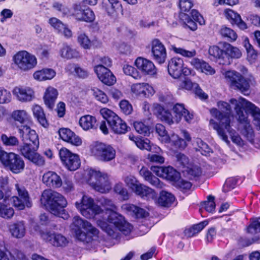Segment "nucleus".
<instances>
[{"mask_svg":"<svg viewBox=\"0 0 260 260\" xmlns=\"http://www.w3.org/2000/svg\"><path fill=\"white\" fill-rule=\"evenodd\" d=\"M219 109L212 108L210 113L212 116L219 120V123L214 119H211L209 122L210 126L215 129L219 137L227 144L230 143L226 134H229L232 141L238 145L243 144L241 137L236 134L235 131L232 128V120L234 119L232 114L231 107L226 102L220 101L217 103Z\"/></svg>","mask_w":260,"mask_h":260,"instance_id":"f257e3e1","label":"nucleus"},{"mask_svg":"<svg viewBox=\"0 0 260 260\" xmlns=\"http://www.w3.org/2000/svg\"><path fill=\"white\" fill-rule=\"evenodd\" d=\"M99 202L107 210L104 216L96 221L98 225L103 231L113 238L117 236V230L125 235L131 232L132 225L125 221L123 216L116 212L117 208L112 200L103 197L100 199Z\"/></svg>","mask_w":260,"mask_h":260,"instance_id":"f03ea898","label":"nucleus"},{"mask_svg":"<svg viewBox=\"0 0 260 260\" xmlns=\"http://www.w3.org/2000/svg\"><path fill=\"white\" fill-rule=\"evenodd\" d=\"M230 103L234 106L238 121L241 124V133L250 142L253 141L254 131L250 124L247 114L243 112V109L249 112L253 118V122L257 130L260 131V109L252 103L240 97L238 99H231Z\"/></svg>","mask_w":260,"mask_h":260,"instance_id":"7ed1b4c3","label":"nucleus"},{"mask_svg":"<svg viewBox=\"0 0 260 260\" xmlns=\"http://www.w3.org/2000/svg\"><path fill=\"white\" fill-rule=\"evenodd\" d=\"M41 203L53 215L64 219L69 215L65 212L64 208L67 205V201L60 193L51 189L45 190L41 196Z\"/></svg>","mask_w":260,"mask_h":260,"instance_id":"20e7f679","label":"nucleus"},{"mask_svg":"<svg viewBox=\"0 0 260 260\" xmlns=\"http://www.w3.org/2000/svg\"><path fill=\"white\" fill-rule=\"evenodd\" d=\"M18 132L24 145L20 148L22 154L26 158L30 157L38 149L39 138L35 130L29 125H21L17 127Z\"/></svg>","mask_w":260,"mask_h":260,"instance_id":"39448f33","label":"nucleus"},{"mask_svg":"<svg viewBox=\"0 0 260 260\" xmlns=\"http://www.w3.org/2000/svg\"><path fill=\"white\" fill-rule=\"evenodd\" d=\"M73 223L77 228L75 230V233L78 240L88 243L98 239L99 231L89 222L79 216H75L73 218Z\"/></svg>","mask_w":260,"mask_h":260,"instance_id":"423d86ee","label":"nucleus"},{"mask_svg":"<svg viewBox=\"0 0 260 260\" xmlns=\"http://www.w3.org/2000/svg\"><path fill=\"white\" fill-rule=\"evenodd\" d=\"M85 176L86 182L95 191L105 193L111 189V183L107 174L90 169L86 171Z\"/></svg>","mask_w":260,"mask_h":260,"instance_id":"0eeeda50","label":"nucleus"},{"mask_svg":"<svg viewBox=\"0 0 260 260\" xmlns=\"http://www.w3.org/2000/svg\"><path fill=\"white\" fill-rule=\"evenodd\" d=\"M100 114L106 119L111 130L116 134H125L128 131L126 122L111 110L104 108L100 110Z\"/></svg>","mask_w":260,"mask_h":260,"instance_id":"6e6552de","label":"nucleus"},{"mask_svg":"<svg viewBox=\"0 0 260 260\" xmlns=\"http://www.w3.org/2000/svg\"><path fill=\"white\" fill-rule=\"evenodd\" d=\"M0 161L7 168L14 174L21 173L24 169V162L22 157L13 152L0 151Z\"/></svg>","mask_w":260,"mask_h":260,"instance_id":"1a4fd4ad","label":"nucleus"},{"mask_svg":"<svg viewBox=\"0 0 260 260\" xmlns=\"http://www.w3.org/2000/svg\"><path fill=\"white\" fill-rule=\"evenodd\" d=\"M75 206L80 213L87 218H91L102 213L101 207L94 203L91 197L83 195L80 202L75 203Z\"/></svg>","mask_w":260,"mask_h":260,"instance_id":"9d476101","label":"nucleus"},{"mask_svg":"<svg viewBox=\"0 0 260 260\" xmlns=\"http://www.w3.org/2000/svg\"><path fill=\"white\" fill-rule=\"evenodd\" d=\"M91 155L96 159L102 162H108L113 160L116 156V150L111 145L96 142L90 147Z\"/></svg>","mask_w":260,"mask_h":260,"instance_id":"9b49d317","label":"nucleus"},{"mask_svg":"<svg viewBox=\"0 0 260 260\" xmlns=\"http://www.w3.org/2000/svg\"><path fill=\"white\" fill-rule=\"evenodd\" d=\"M13 61L17 67L22 71L26 72L35 68L38 63L36 56L26 51H20L13 56Z\"/></svg>","mask_w":260,"mask_h":260,"instance_id":"f8f14e48","label":"nucleus"},{"mask_svg":"<svg viewBox=\"0 0 260 260\" xmlns=\"http://www.w3.org/2000/svg\"><path fill=\"white\" fill-rule=\"evenodd\" d=\"M223 74L226 82L232 88L239 89L244 94L248 90L249 88L248 82L240 73L234 71H228Z\"/></svg>","mask_w":260,"mask_h":260,"instance_id":"ddd939ff","label":"nucleus"},{"mask_svg":"<svg viewBox=\"0 0 260 260\" xmlns=\"http://www.w3.org/2000/svg\"><path fill=\"white\" fill-rule=\"evenodd\" d=\"M61 162L65 167L71 171L77 170L80 166L79 156L66 148H61L59 152Z\"/></svg>","mask_w":260,"mask_h":260,"instance_id":"4468645a","label":"nucleus"},{"mask_svg":"<svg viewBox=\"0 0 260 260\" xmlns=\"http://www.w3.org/2000/svg\"><path fill=\"white\" fill-rule=\"evenodd\" d=\"M15 188L19 197L13 196L10 199L13 206L19 210H23L25 206L30 207L31 203L29 201L28 193L24 187L16 184Z\"/></svg>","mask_w":260,"mask_h":260,"instance_id":"2eb2a0df","label":"nucleus"},{"mask_svg":"<svg viewBox=\"0 0 260 260\" xmlns=\"http://www.w3.org/2000/svg\"><path fill=\"white\" fill-rule=\"evenodd\" d=\"M71 15L76 20L87 22H91L95 20L93 11L90 8L83 9L80 4H76L73 5Z\"/></svg>","mask_w":260,"mask_h":260,"instance_id":"dca6fc26","label":"nucleus"},{"mask_svg":"<svg viewBox=\"0 0 260 260\" xmlns=\"http://www.w3.org/2000/svg\"><path fill=\"white\" fill-rule=\"evenodd\" d=\"M12 93L16 99L21 103L30 102L35 98V91L28 86H16L13 89Z\"/></svg>","mask_w":260,"mask_h":260,"instance_id":"f3484780","label":"nucleus"},{"mask_svg":"<svg viewBox=\"0 0 260 260\" xmlns=\"http://www.w3.org/2000/svg\"><path fill=\"white\" fill-rule=\"evenodd\" d=\"M94 71L100 80L104 84L111 86L116 81V79L113 73L107 68L104 66L99 64L94 68Z\"/></svg>","mask_w":260,"mask_h":260,"instance_id":"a211bd4d","label":"nucleus"},{"mask_svg":"<svg viewBox=\"0 0 260 260\" xmlns=\"http://www.w3.org/2000/svg\"><path fill=\"white\" fill-rule=\"evenodd\" d=\"M151 51L153 59L159 64L164 63L167 58V51L165 46L157 39L151 42Z\"/></svg>","mask_w":260,"mask_h":260,"instance_id":"6ab92c4d","label":"nucleus"},{"mask_svg":"<svg viewBox=\"0 0 260 260\" xmlns=\"http://www.w3.org/2000/svg\"><path fill=\"white\" fill-rule=\"evenodd\" d=\"M151 169L157 176L173 181L174 183L180 176V173L170 166L167 167H154Z\"/></svg>","mask_w":260,"mask_h":260,"instance_id":"aec40b11","label":"nucleus"},{"mask_svg":"<svg viewBox=\"0 0 260 260\" xmlns=\"http://www.w3.org/2000/svg\"><path fill=\"white\" fill-rule=\"evenodd\" d=\"M135 65L138 70L145 75H154L157 73V70L154 63L150 60L139 57L135 61Z\"/></svg>","mask_w":260,"mask_h":260,"instance_id":"412c9836","label":"nucleus"},{"mask_svg":"<svg viewBox=\"0 0 260 260\" xmlns=\"http://www.w3.org/2000/svg\"><path fill=\"white\" fill-rule=\"evenodd\" d=\"M183 66L184 61L182 58L178 57H173L168 62L169 74L175 79L179 78L181 75V71Z\"/></svg>","mask_w":260,"mask_h":260,"instance_id":"4be33fe9","label":"nucleus"},{"mask_svg":"<svg viewBox=\"0 0 260 260\" xmlns=\"http://www.w3.org/2000/svg\"><path fill=\"white\" fill-rule=\"evenodd\" d=\"M131 91L137 96L149 97L154 93L153 88L146 83L133 84L131 87Z\"/></svg>","mask_w":260,"mask_h":260,"instance_id":"5701e85b","label":"nucleus"},{"mask_svg":"<svg viewBox=\"0 0 260 260\" xmlns=\"http://www.w3.org/2000/svg\"><path fill=\"white\" fill-rule=\"evenodd\" d=\"M48 23L58 34L63 36L67 39L72 37V31L68 26L57 18H50L48 20Z\"/></svg>","mask_w":260,"mask_h":260,"instance_id":"b1692460","label":"nucleus"},{"mask_svg":"<svg viewBox=\"0 0 260 260\" xmlns=\"http://www.w3.org/2000/svg\"><path fill=\"white\" fill-rule=\"evenodd\" d=\"M42 181L44 184L50 187L59 188L62 185V180L60 176L56 172L51 171L44 174Z\"/></svg>","mask_w":260,"mask_h":260,"instance_id":"393cba45","label":"nucleus"},{"mask_svg":"<svg viewBox=\"0 0 260 260\" xmlns=\"http://www.w3.org/2000/svg\"><path fill=\"white\" fill-rule=\"evenodd\" d=\"M139 174L144 179L155 187L161 189L165 185L158 178L153 176L146 168L143 167L139 171Z\"/></svg>","mask_w":260,"mask_h":260,"instance_id":"a878e982","label":"nucleus"},{"mask_svg":"<svg viewBox=\"0 0 260 260\" xmlns=\"http://www.w3.org/2000/svg\"><path fill=\"white\" fill-rule=\"evenodd\" d=\"M129 139L131 141L135 143L136 146L140 149H145L147 151H152V148H155V152H158L160 151V148L155 145H151L150 141L147 139H143L135 137L133 135H129Z\"/></svg>","mask_w":260,"mask_h":260,"instance_id":"bb28decb","label":"nucleus"},{"mask_svg":"<svg viewBox=\"0 0 260 260\" xmlns=\"http://www.w3.org/2000/svg\"><path fill=\"white\" fill-rule=\"evenodd\" d=\"M134 193L146 200H155L157 197L156 193L153 189L142 183L139 185Z\"/></svg>","mask_w":260,"mask_h":260,"instance_id":"cd10ccee","label":"nucleus"},{"mask_svg":"<svg viewBox=\"0 0 260 260\" xmlns=\"http://www.w3.org/2000/svg\"><path fill=\"white\" fill-rule=\"evenodd\" d=\"M55 76L56 72L50 68H44L37 70L33 74L34 79L39 82L51 80Z\"/></svg>","mask_w":260,"mask_h":260,"instance_id":"c85d7f7f","label":"nucleus"},{"mask_svg":"<svg viewBox=\"0 0 260 260\" xmlns=\"http://www.w3.org/2000/svg\"><path fill=\"white\" fill-rule=\"evenodd\" d=\"M58 91L55 88L49 86L46 89L44 95V101L46 106L52 109L57 98Z\"/></svg>","mask_w":260,"mask_h":260,"instance_id":"c756f323","label":"nucleus"},{"mask_svg":"<svg viewBox=\"0 0 260 260\" xmlns=\"http://www.w3.org/2000/svg\"><path fill=\"white\" fill-rule=\"evenodd\" d=\"M224 14L232 24H236L240 29L244 30L247 28L246 24L242 20L240 15L234 11L226 9L224 11Z\"/></svg>","mask_w":260,"mask_h":260,"instance_id":"7c9ffc66","label":"nucleus"},{"mask_svg":"<svg viewBox=\"0 0 260 260\" xmlns=\"http://www.w3.org/2000/svg\"><path fill=\"white\" fill-rule=\"evenodd\" d=\"M121 208L127 213L134 216L136 218H143L147 215L148 213L143 208L133 204H125L122 206Z\"/></svg>","mask_w":260,"mask_h":260,"instance_id":"2f4dec72","label":"nucleus"},{"mask_svg":"<svg viewBox=\"0 0 260 260\" xmlns=\"http://www.w3.org/2000/svg\"><path fill=\"white\" fill-rule=\"evenodd\" d=\"M155 114L161 121L169 125L176 123L170 111L159 105H157L155 108Z\"/></svg>","mask_w":260,"mask_h":260,"instance_id":"473e14b6","label":"nucleus"},{"mask_svg":"<svg viewBox=\"0 0 260 260\" xmlns=\"http://www.w3.org/2000/svg\"><path fill=\"white\" fill-rule=\"evenodd\" d=\"M9 230L12 236L17 239L23 238L26 232L25 226L23 221H18L11 224Z\"/></svg>","mask_w":260,"mask_h":260,"instance_id":"72a5a7b5","label":"nucleus"},{"mask_svg":"<svg viewBox=\"0 0 260 260\" xmlns=\"http://www.w3.org/2000/svg\"><path fill=\"white\" fill-rule=\"evenodd\" d=\"M12 118L15 121L18 122L21 124L27 123L26 125L31 123L30 120V117L28 113L24 110H16L11 114Z\"/></svg>","mask_w":260,"mask_h":260,"instance_id":"f704fd0d","label":"nucleus"},{"mask_svg":"<svg viewBox=\"0 0 260 260\" xmlns=\"http://www.w3.org/2000/svg\"><path fill=\"white\" fill-rule=\"evenodd\" d=\"M79 125L84 131H88L95 127L96 119L94 116L85 115L79 120Z\"/></svg>","mask_w":260,"mask_h":260,"instance_id":"c9c22d12","label":"nucleus"},{"mask_svg":"<svg viewBox=\"0 0 260 260\" xmlns=\"http://www.w3.org/2000/svg\"><path fill=\"white\" fill-rule=\"evenodd\" d=\"M175 197L171 193L162 190L160 193L158 204L162 207H169L174 203Z\"/></svg>","mask_w":260,"mask_h":260,"instance_id":"e433bc0d","label":"nucleus"},{"mask_svg":"<svg viewBox=\"0 0 260 260\" xmlns=\"http://www.w3.org/2000/svg\"><path fill=\"white\" fill-rule=\"evenodd\" d=\"M31 109L35 118L37 119L40 124L46 127L48 124L42 108L38 105H35L32 106Z\"/></svg>","mask_w":260,"mask_h":260,"instance_id":"4c0bfd02","label":"nucleus"},{"mask_svg":"<svg viewBox=\"0 0 260 260\" xmlns=\"http://www.w3.org/2000/svg\"><path fill=\"white\" fill-rule=\"evenodd\" d=\"M167 143L170 144L172 147L179 150H184L187 146L184 139L175 134H172Z\"/></svg>","mask_w":260,"mask_h":260,"instance_id":"58836bf2","label":"nucleus"},{"mask_svg":"<svg viewBox=\"0 0 260 260\" xmlns=\"http://www.w3.org/2000/svg\"><path fill=\"white\" fill-rule=\"evenodd\" d=\"M59 54L62 58L68 59L77 58L79 56V52L76 49H72L67 44L62 45L59 50Z\"/></svg>","mask_w":260,"mask_h":260,"instance_id":"ea45409f","label":"nucleus"},{"mask_svg":"<svg viewBox=\"0 0 260 260\" xmlns=\"http://www.w3.org/2000/svg\"><path fill=\"white\" fill-rule=\"evenodd\" d=\"M178 89L192 91L194 88L198 87V84L193 82L188 78H184L183 80L179 79L176 82Z\"/></svg>","mask_w":260,"mask_h":260,"instance_id":"a19ab883","label":"nucleus"},{"mask_svg":"<svg viewBox=\"0 0 260 260\" xmlns=\"http://www.w3.org/2000/svg\"><path fill=\"white\" fill-rule=\"evenodd\" d=\"M7 199L5 198L3 202H0V217L6 218H11L14 214V211L12 207L7 204Z\"/></svg>","mask_w":260,"mask_h":260,"instance_id":"79ce46f5","label":"nucleus"},{"mask_svg":"<svg viewBox=\"0 0 260 260\" xmlns=\"http://www.w3.org/2000/svg\"><path fill=\"white\" fill-rule=\"evenodd\" d=\"M224 55L232 58H239L242 55L240 49L229 43H224L223 45Z\"/></svg>","mask_w":260,"mask_h":260,"instance_id":"37998d69","label":"nucleus"},{"mask_svg":"<svg viewBox=\"0 0 260 260\" xmlns=\"http://www.w3.org/2000/svg\"><path fill=\"white\" fill-rule=\"evenodd\" d=\"M208 224V221L207 220L202 221L198 224L193 225L190 228L185 230V234L188 237H193L200 232Z\"/></svg>","mask_w":260,"mask_h":260,"instance_id":"c03bdc74","label":"nucleus"},{"mask_svg":"<svg viewBox=\"0 0 260 260\" xmlns=\"http://www.w3.org/2000/svg\"><path fill=\"white\" fill-rule=\"evenodd\" d=\"M219 32L222 37L231 42L235 41L238 37L237 33L234 30L225 26H222Z\"/></svg>","mask_w":260,"mask_h":260,"instance_id":"a18cd8bd","label":"nucleus"},{"mask_svg":"<svg viewBox=\"0 0 260 260\" xmlns=\"http://www.w3.org/2000/svg\"><path fill=\"white\" fill-rule=\"evenodd\" d=\"M123 180L126 185L131 189L134 192L141 183L133 175H127L123 177Z\"/></svg>","mask_w":260,"mask_h":260,"instance_id":"49530a36","label":"nucleus"},{"mask_svg":"<svg viewBox=\"0 0 260 260\" xmlns=\"http://www.w3.org/2000/svg\"><path fill=\"white\" fill-rule=\"evenodd\" d=\"M187 110L182 104H176L174 105L173 111L175 114L174 119L176 123L180 121L183 114L187 112Z\"/></svg>","mask_w":260,"mask_h":260,"instance_id":"de8ad7c7","label":"nucleus"},{"mask_svg":"<svg viewBox=\"0 0 260 260\" xmlns=\"http://www.w3.org/2000/svg\"><path fill=\"white\" fill-rule=\"evenodd\" d=\"M171 49L176 54H179L182 56L187 58H191L194 57L197 52L194 49L191 50H187L183 48L177 47L175 45L171 46Z\"/></svg>","mask_w":260,"mask_h":260,"instance_id":"09e8293b","label":"nucleus"},{"mask_svg":"<svg viewBox=\"0 0 260 260\" xmlns=\"http://www.w3.org/2000/svg\"><path fill=\"white\" fill-rule=\"evenodd\" d=\"M123 73L128 76L132 77L136 80L140 79L142 77L141 74L133 66L126 64H124L122 68Z\"/></svg>","mask_w":260,"mask_h":260,"instance_id":"8fccbe9b","label":"nucleus"},{"mask_svg":"<svg viewBox=\"0 0 260 260\" xmlns=\"http://www.w3.org/2000/svg\"><path fill=\"white\" fill-rule=\"evenodd\" d=\"M179 18L182 20L185 26L187 27L191 30H196L197 28L196 23L192 20L189 16L185 13H180Z\"/></svg>","mask_w":260,"mask_h":260,"instance_id":"3c124183","label":"nucleus"},{"mask_svg":"<svg viewBox=\"0 0 260 260\" xmlns=\"http://www.w3.org/2000/svg\"><path fill=\"white\" fill-rule=\"evenodd\" d=\"M1 139L3 144L6 146H16L19 143L17 137L13 136H8L4 134L1 135Z\"/></svg>","mask_w":260,"mask_h":260,"instance_id":"603ef678","label":"nucleus"},{"mask_svg":"<svg viewBox=\"0 0 260 260\" xmlns=\"http://www.w3.org/2000/svg\"><path fill=\"white\" fill-rule=\"evenodd\" d=\"M155 131L159 136V139L164 143H167L170 136L167 135L165 127L160 123L155 125Z\"/></svg>","mask_w":260,"mask_h":260,"instance_id":"864d4df0","label":"nucleus"},{"mask_svg":"<svg viewBox=\"0 0 260 260\" xmlns=\"http://www.w3.org/2000/svg\"><path fill=\"white\" fill-rule=\"evenodd\" d=\"M77 41L80 46L84 49H89L92 46L91 41L84 33H81L78 35Z\"/></svg>","mask_w":260,"mask_h":260,"instance_id":"5fc2aeb1","label":"nucleus"},{"mask_svg":"<svg viewBox=\"0 0 260 260\" xmlns=\"http://www.w3.org/2000/svg\"><path fill=\"white\" fill-rule=\"evenodd\" d=\"M52 244L56 247H64L68 243L67 239L60 234L55 233Z\"/></svg>","mask_w":260,"mask_h":260,"instance_id":"6e6d98bb","label":"nucleus"},{"mask_svg":"<svg viewBox=\"0 0 260 260\" xmlns=\"http://www.w3.org/2000/svg\"><path fill=\"white\" fill-rule=\"evenodd\" d=\"M67 68L69 70H73L75 72V75L79 78H85L88 76V71L78 65L69 64Z\"/></svg>","mask_w":260,"mask_h":260,"instance_id":"4d7b16f0","label":"nucleus"},{"mask_svg":"<svg viewBox=\"0 0 260 260\" xmlns=\"http://www.w3.org/2000/svg\"><path fill=\"white\" fill-rule=\"evenodd\" d=\"M92 94L98 101L103 104H107L109 102L107 95L101 90L96 87L91 89Z\"/></svg>","mask_w":260,"mask_h":260,"instance_id":"13d9d810","label":"nucleus"},{"mask_svg":"<svg viewBox=\"0 0 260 260\" xmlns=\"http://www.w3.org/2000/svg\"><path fill=\"white\" fill-rule=\"evenodd\" d=\"M135 129L140 134L144 136H148L150 134V128L149 126L144 124L141 121H136L134 123Z\"/></svg>","mask_w":260,"mask_h":260,"instance_id":"bf43d9fd","label":"nucleus"},{"mask_svg":"<svg viewBox=\"0 0 260 260\" xmlns=\"http://www.w3.org/2000/svg\"><path fill=\"white\" fill-rule=\"evenodd\" d=\"M184 172H186L188 177L193 179L196 177H199L202 174V171L201 168L198 166H193L189 168L186 167V168L183 171Z\"/></svg>","mask_w":260,"mask_h":260,"instance_id":"052dcab7","label":"nucleus"},{"mask_svg":"<svg viewBox=\"0 0 260 260\" xmlns=\"http://www.w3.org/2000/svg\"><path fill=\"white\" fill-rule=\"evenodd\" d=\"M114 191L118 194L123 200H127L129 198V193L127 189L124 187L122 183H118L114 187Z\"/></svg>","mask_w":260,"mask_h":260,"instance_id":"680f3d73","label":"nucleus"},{"mask_svg":"<svg viewBox=\"0 0 260 260\" xmlns=\"http://www.w3.org/2000/svg\"><path fill=\"white\" fill-rule=\"evenodd\" d=\"M208 53L210 55L212 56L215 58L219 59H223L224 58V50L220 49L217 46H210L208 50Z\"/></svg>","mask_w":260,"mask_h":260,"instance_id":"e2e57ef3","label":"nucleus"},{"mask_svg":"<svg viewBox=\"0 0 260 260\" xmlns=\"http://www.w3.org/2000/svg\"><path fill=\"white\" fill-rule=\"evenodd\" d=\"M247 232L251 234L260 232V217L252 219L247 228Z\"/></svg>","mask_w":260,"mask_h":260,"instance_id":"0e129e2a","label":"nucleus"},{"mask_svg":"<svg viewBox=\"0 0 260 260\" xmlns=\"http://www.w3.org/2000/svg\"><path fill=\"white\" fill-rule=\"evenodd\" d=\"M51 48L46 45H40L37 48V53L42 58H48L50 55Z\"/></svg>","mask_w":260,"mask_h":260,"instance_id":"69168bd1","label":"nucleus"},{"mask_svg":"<svg viewBox=\"0 0 260 260\" xmlns=\"http://www.w3.org/2000/svg\"><path fill=\"white\" fill-rule=\"evenodd\" d=\"M12 100L10 92L3 87H0V104L9 103Z\"/></svg>","mask_w":260,"mask_h":260,"instance_id":"338daca9","label":"nucleus"},{"mask_svg":"<svg viewBox=\"0 0 260 260\" xmlns=\"http://www.w3.org/2000/svg\"><path fill=\"white\" fill-rule=\"evenodd\" d=\"M52 7L54 10L60 13L63 15H67L70 13L69 9L61 2H54L53 3Z\"/></svg>","mask_w":260,"mask_h":260,"instance_id":"774afa93","label":"nucleus"}]
</instances>
